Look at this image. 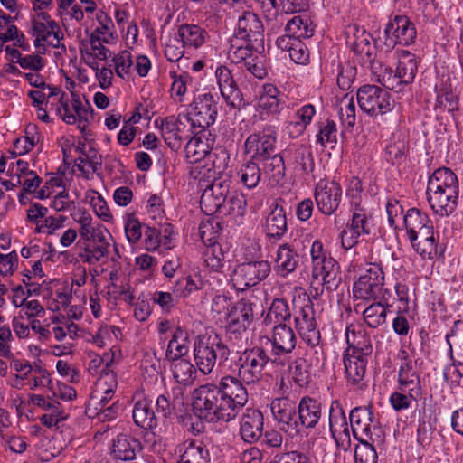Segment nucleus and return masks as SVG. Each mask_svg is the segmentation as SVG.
I'll return each instance as SVG.
<instances>
[{
    "mask_svg": "<svg viewBox=\"0 0 463 463\" xmlns=\"http://www.w3.org/2000/svg\"><path fill=\"white\" fill-rule=\"evenodd\" d=\"M221 230L220 222L214 219L202 221L198 228L200 238L205 246L217 244Z\"/></svg>",
    "mask_w": 463,
    "mask_h": 463,
    "instance_id": "a18cd8bd",
    "label": "nucleus"
},
{
    "mask_svg": "<svg viewBox=\"0 0 463 463\" xmlns=\"http://www.w3.org/2000/svg\"><path fill=\"white\" fill-rule=\"evenodd\" d=\"M384 34L386 46H408L415 42L417 31L414 24L406 15H395L386 24Z\"/></svg>",
    "mask_w": 463,
    "mask_h": 463,
    "instance_id": "9b49d317",
    "label": "nucleus"
},
{
    "mask_svg": "<svg viewBox=\"0 0 463 463\" xmlns=\"http://www.w3.org/2000/svg\"><path fill=\"white\" fill-rule=\"evenodd\" d=\"M243 381L239 377L227 375L221 379L217 389L228 405H231L235 417L248 402V392L243 385Z\"/></svg>",
    "mask_w": 463,
    "mask_h": 463,
    "instance_id": "f3484780",
    "label": "nucleus"
},
{
    "mask_svg": "<svg viewBox=\"0 0 463 463\" xmlns=\"http://www.w3.org/2000/svg\"><path fill=\"white\" fill-rule=\"evenodd\" d=\"M286 212L278 204L266 218L265 232L268 237L280 239L287 232Z\"/></svg>",
    "mask_w": 463,
    "mask_h": 463,
    "instance_id": "473e14b6",
    "label": "nucleus"
},
{
    "mask_svg": "<svg viewBox=\"0 0 463 463\" xmlns=\"http://www.w3.org/2000/svg\"><path fill=\"white\" fill-rule=\"evenodd\" d=\"M112 61L115 63L116 74L120 78H123L124 74H128L133 65L132 55L128 50L115 55Z\"/></svg>",
    "mask_w": 463,
    "mask_h": 463,
    "instance_id": "680f3d73",
    "label": "nucleus"
},
{
    "mask_svg": "<svg viewBox=\"0 0 463 463\" xmlns=\"http://www.w3.org/2000/svg\"><path fill=\"white\" fill-rule=\"evenodd\" d=\"M238 175L244 186L249 189L255 188L259 184L262 175L259 161L250 156V160L241 165Z\"/></svg>",
    "mask_w": 463,
    "mask_h": 463,
    "instance_id": "58836bf2",
    "label": "nucleus"
},
{
    "mask_svg": "<svg viewBox=\"0 0 463 463\" xmlns=\"http://www.w3.org/2000/svg\"><path fill=\"white\" fill-rule=\"evenodd\" d=\"M109 243H96L94 241H89L84 247L82 252H80L79 257L84 262L93 264L99 261L108 254Z\"/></svg>",
    "mask_w": 463,
    "mask_h": 463,
    "instance_id": "49530a36",
    "label": "nucleus"
},
{
    "mask_svg": "<svg viewBox=\"0 0 463 463\" xmlns=\"http://www.w3.org/2000/svg\"><path fill=\"white\" fill-rule=\"evenodd\" d=\"M371 440L359 441L354 452L355 463H377V452Z\"/></svg>",
    "mask_w": 463,
    "mask_h": 463,
    "instance_id": "4d7b16f0",
    "label": "nucleus"
},
{
    "mask_svg": "<svg viewBox=\"0 0 463 463\" xmlns=\"http://www.w3.org/2000/svg\"><path fill=\"white\" fill-rule=\"evenodd\" d=\"M245 151L255 160L270 156L277 151V131L266 126L261 131L250 134L245 141Z\"/></svg>",
    "mask_w": 463,
    "mask_h": 463,
    "instance_id": "f8f14e48",
    "label": "nucleus"
},
{
    "mask_svg": "<svg viewBox=\"0 0 463 463\" xmlns=\"http://www.w3.org/2000/svg\"><path fill=\"white\" fill-rule=\"evenodd\" d=\"M410 242L416 241L417 233L424 228L431 227L432 222L428 214L418 208H410L402 218Z\"/></svg>",
    "mask_w": 463,
    "mask_h": 463,
    "instance_id": "c756f323",
    "label": "nucleus"
},
{
    "mask_svg": "<svg viewBox=\"0 0 463 463\" xmlns=\"http://www.w3.org/2000/svg\"><path fill=\"white\" fill-rule=\"evenodd\" d=\"M230 185L231 180L229 178L214 179L211 184L207 185L201 195L200 206L202 210L207 214L216 213L220 211L231 193Z\"/></svg>",
    "mask_w": 463,
    "mask_h": 463,
    "instance_id": "a211bd4d",
    "label": "nucleus"
},
{
    "mask_svg": "<svg viewBox=\"0 0 463 463\" xmlns=\"http://www.w3.org/2000/svg\"><path fill=\"white\" fill-rule=\"evenodd\" d=\"M329 430L332 437L335 439L337 432L349 435L348 422L345 411L338 401H333L329 410Z\"/></svg>",
    "mask_w": 463,
    "mask_h": 463,
    "instance_id": "a19ab883",
    "label": "nucleus"
},
{
    "mask_svg": "<svg viewBox=\"0 0 463 463\" xmlns=\"http://www.w3.org/2000/svg\"><path fill=\"white\" fill-rule=\"evenodd\" d=\"M185 156L190 163H196L204 158L207 151V146L202 141L201 135L194 136L185 146Z\"/></svg>",
    "mask_w": 463,
    "mask_h": 463,
    "instance_id": "8fccbe9b",
    "label": "nucleus"
},
{
    "mask_svg": "<svg viewBox=\"0 0 463 463\" xmlns=\"http://www.w3.org/2000/svg\"><path fill=\"white\" fill-rule=\"evenodd\" d=\"M323 415L322 402L308 395L302 397L298 404V433L300 428L314 429Z\"/></svg>",
    "mask_w": 463,
    "mask_h": 463,
    "instance_id": "412c9836",
    "label": "nucleus"
},
{
    "mask_svg": "<svg viewBox=\"0 0 463 463\" xmlns=\"http://www.w3.org/2000/svg\"><path fill=\"white\" fill-rule=\"evenodd\" d=\"M209 39L208 32L194 24H183L178 26L175 41L186 49H198Z\"/></svg>",
    "mask_w": 463,
    "mask_h": 463,
    "instance_id": "cd10ccee",
    "label": "nucleus"
},
{
    "mask_svg": "<svg viewBox=\"0 0 463 463\" xmlns=\"http://www.w3.org/2000/svg\"><path fill=\"white\" fill-rule=\"evenodd\" d=\"M346 44L356 55H364L372 61L373 47L371 45L372 35L364 27L356 24H348L345 31Z\"/></svg>",
    "mask_w": 463,
    "mask_h": 463,
    "instance_id": "4be33fe9",
    "label": "nucleus"
},
{
    "mask_svg": "<svg viewBox=\"0 0 463 463\" xmlns=\"http://www.w3.org/2000/svg\"><path fill=\"white\" fill-rule=\"evenodd\" d=\"M125 234L132 244L137 243L142 236V225L133 215H128L125 221Z\"/></svg>",
    "mask_w": 463,
    "mask_h": 463,
    "instance_id": "e2e57ef3",
    "label": "nucleus"
},
{
    "mask_svg": "<svg viewBox=\"0 0 463 463\" xmlns=\"http://www.w3.org/2000/svg\"><path fill=\"white\" fill-rule=\"evenodd\" d=\"M174 295L184 297L190 295L192 292L199 289L197 283L191 276L182 277L178 279L175 283L171 287Z\"/></svg>",
    "mask_w": 463,
    "mask_h": 463,
    "instance_id": "052dcab7",
    "label": "nucleus"
},
{
    "mask_svg": "<svg viewBox=\"0 0 463 463\" xmlns=\"http://www.w3.org/2000/svg\"><path fill=\"white\" fill-rule=\"evenodd\" d=\"M270 410L280 430L290 435L298 433V405L295 401L288 397L276 398L270 403Z\"/></svg>",
    "mask_w": 463,
    "mask_h": 463,
    "instance_id": "2eb2a0df",
    "label": "nucleus"
},
{
    "mask_svg": "<svg viewBox=\"0 0 463 463\" xmlns=\"http://www.w3.org/2000/svg\"><path fill=\"white\" fill-rule=\"evenodd\" d=\"M247 201L241 193L236 191L229 194L222 209L217 213L220 214L229 215L234 219H241L246 213Z\"/></svg>",
    "mask_w": 463,
    "mask_h": 463,
    "instance_id": "e433bc0d",
    "label": "nucleus"
},
{
    "mask_svg": "<svg viewBox=\"0 0 463 463\" xmlns=\"http://www.w3.org/2000/svg\"><path fill=\"white\" fill-rule=\"evenodd\" d=\"M215 76L221 94L227 104L233 108L240 106L242 102L241 93L233 79L231 70L226 66L221 65L216 69Z\"/></svg>",
    "mask_w": 463,
    "mask_h": 463,
    "instance_id": "393cba45",
    "label": "nucleus"
},
{
    "mask_svg": "<svg viewBox=\"0 0 463 463\" xmlns=\"http://www.w3.org/2000/svg\"><path fill=\"white\" fill-rule=\"evenodd\" d=\"M285 96L260 98V107L269 114H279L285 107Z\"/></svg>",
    "mask_w": 463,
    "mask_h": 463,
    "instance_id": "338daca9",
    "label": "nucleus"
},
{
    "mask_svg": "<svg viewBox=\"0 0 463 463\" xmlns=\"http://www.w3.org/2000/svg\"><path fill=\"white\" fill-rule=\"evenodd\" d=\"M240 424V434L245 442L253 443L262 437L263 415L259 410L247 409Z\"/></svg>",
    "mask_w": 463,
    "mask_h": 463,
    "instance_id": "a878e982",
    "label": "nucleus"
},
{
    "mask_svg": "<svg viewBox=\"0 0 463 463\" xmlns=\"http://www.w3.org/2000/svg\"><path fill=\"white\" fill-rule=\"evenodd\" d=\"M418 71V61L414 54L405 52L402 54L394 75H392V71L383 75L382 84L389 90H395L401 91L405 85L411 84Z\"/></svg>",
    "mask_w": 463,
    "mask_h": 463,
    "instance_id": "9d476101",
    "label": "nucleus"
},
{
    "mask_svg": "<svg viewBox=\"0 0 463 463\" xmlns=\"http://www.w3.org/2000/svg\"><path fill=\"white\" fill-rule=\"evenodd\" d=\"M258 161L263 174L272 177L276 182L280 181L285 176L284 159L279 152Z\"/></svg>",
    "mask_w": 463,
    "mask_h": 463,
    "instance_id": "4c0bfd02",
    "label": "nucleus"
},
{
    "mask_svg": "<svg viewBox=\"0 0 463 463\" xmlns=\"http://www.w3.org/2000/svg\"><path fill=\"white\" fill-rule=\"evenodd\" d=\"M300 262V255L288 243L279 246L277 250L274 271L280 278H287L293 273L298 267Z\"/></svg>",
    "mask_w": 463,
    "mask_h": 463,
    "instance_id": "bb28decb",
    "label": "nucleus"
},
{
    "mask_svg": "<svg viewBox=\"0 0 463 463\" xmlns=\"http://www.w3.org/2000/svg\"><path fill=\"white\" fill-rule=\"evenodd\" d=\"M285 30L298 40L310 38L314 33L312 22L307 15L294 16L288 22Z\"/></svg>",
    "mask_w": 463,
    "mask_h": 463,
    "instance_id": "79ce46f5",
    "label": "nucleus"
},
{
    "mask_svg": "<svg viewBox=\"0 0 463 463\" xmlns=\"http://www.w3.org/2000/svg\"><path fill=\"white\" fill-rule=\"evenodd\" d=\"M173 374L176 382L184 386L192 385L196 378V368L188 360L177 358L172 360Z\"/></svg>",
    "mask_w": 463,
    "mask_h": 463,
    "instance_id": "37998d69",
    "label": "nucleus"
},
{
    "mask_svg": "<svg viewBox=\"0 0 463 463\" xmlns=\"http://www.w3.org/2000/svg\"><path fill=\"white\" fill-rule=\"evenodd\" d=\"M276 463H312L311 457L306 453L292 450L280 456H276Z\"/></svg>",
    "mask_w": 463,
    "mask_h": 463,
    "instance_id": "774afa93",
    "label": "nucleus"
},
{
    "mask_svg": "<svg viewBox=\"0 0 463 463\" xmlns=\"http://www.w3.org/2000/svg\"><path fill=\"white\" fill-rule=\"evenodd\" d=\"M428 202L435 213L449 216L458 205V187L442 189L438 192H426Z\"/></svg>",
    "mask_w": 463,
    "mask_h": 463,
    "instance_id": "b1692460",
    "label": "nucleus"
},
{
    "mask_svg": "<svg viewBox=\"0 0 463 463\" xmlns=\"http://www.w3.org/2000/svg\"><path fill=\"white\" fill-rule=\"evenodd\" d=\"M458 181L457 175L447 167L438 168L429 177L426 192H438L442 189L457 188Z\"/></svg>",
    "mask_w": 463,
    "mask_h": 463,
    "instance_id": "72a5a7b5",
    "label": "nucleus"
},
{
    "mask_svg": "<svg viewBox=\"0 0 463 463\" xmlns=\"http://www.w3.org/2000/svg\"><path fill=\"white\" fill-rule=\"evenodd\" d=\"M276 362L271 354H268L263 345L248 348L240 354L236 362L238 377L247 384L260 382L267 366Z\"/></svg>",
    "mask_w": 463,
    "mask_h": 463,
    "instance_id": "7ed1b4c3",
    "label": "nucleus"
},
{
    "mask_svg": "<svg viewBox=\"0 0 463 463\" xmlns=\"http://www.w3.org/2000/svg\"><path fill=\"white\" fill-rule=\"evenodd\" d=\"M312 276L314 279H318L319 277H321V285L326 288L328 291L336 290L342 280L340 266L331 255L324 257V259L317 263V266H313Z\"/></svg>",
    "mask_w": 463,
    "mask_h": 463,
    "instance_id": "5701e85b",
    "label": "nucleus"
},
{
    "mask_svg": "<svg viewBox=\"0 0 463 463\" xmlns=\"http://www.w3.org/2000/svg\"><path fill=\"white\" fill-rule=\"evenodd\" d=\"M262 339L266 340V344L271 345L270 354L274 361H278L281 355L291 354L296 348V335L286 324L275 325L270 334Z\"/></svg>",
    "mask_w": 463,
    "mask_h": 463,
    "instance_id": "6ab92c4d",
    "label": "nucleus"
},
{
    "mask_svg": "<svg viewBox=\"0 0 463 463\" xmlns=\"http://www.w3.org/2000/svg\"><path fill=\"white\" fill-rule=\"evenodd\" d=\"M374 300L363 311V317L365 324L371 328H378L386 323L387 313L389 312L390 305L388 302H383L381 299Z\"/></svg>",
    "mask_w": 463,
    "mask_h": 463,
    "instance_id": "f704fd0d",
    "label": "nucleus"
},
{
    "mask_svg": "<svg viewBox=\"0 0 463 463\" xmlns=\"http://www.w3.org/2000/svg\"><path fill=\"white\" fill-rule=\"evenodd\" d=\"M109 364L107 363L105 368H103L100 373V380H104L105 383H109V386L104 391L103 396L99 400V407L109 406L108 404L112 400L115 393L114 388L117 386L116 375L109 372Z\"/></svg>",
    "mask_w": 463,
    "mask_h": 463,
    "instance_id": "13d9d810",
    "label": "nucleus"
},
{
    "mask_svg": "<svg viewBox=\"0 0 463 463\" xmlns=\"http://www.w3.org/2000/svg\"><path fill=\"white\" fill-rule=\"evenodd\" d=\"M290 374L298 386H306L309 383V366L304 358H297L289 366Z\"/></svg>",
    "mask_w": 463,
    "mask_h": 463,
    "instance_id": "864d4df0",
    "label": "nucleus"
},
{
    "mask_svg": "<svg viewBox=\"0 0 463 463\" xmlns=\"http://www.w3.org/2000/svg\"><path fill=\"white\" fill-rule=\"evenodd\" d=\"M295 327L302 340L311 348H316L315 353L318 354L323 348L320 345L321 333L317 327L314 304L308 298L307 303L299 307L295 315Z\"/></svg>",
    "mask_w": 463,
    "mask_h": 463,
    "instance_id": "0eeeda50",
    "label": "nucleus"
},
{
    "mask_svg": "<svg viewBox=\"0 0 463 463\" xmlns=\"http://www.w3.org/2000/svg\"><path fill=\"white\" fill-rule=\"evenodd\" d=\"M191 123L187 114L172 115L164 118H157L155 121V124L161 128L165 142L174 151L181 148L184 141L199 135V132Z\"/></svg>",
    "mask_w": 463,
    "mask_h": 463,
    "instance_id": "20e7f679",
    "label": "nucleus"
},
{
    "mask_svg": "<svg viewBox=\"0 0 463 463\" xmlns=\"http://www.w3.org/2000/svg\"><path fill=\"white\" fill-rule=\"evenodd\" d=\"M231 349L217 334L201 335L194 341V359L203 374H210L217 363L219 366L231 368Z\"/></svg>",
    "mask_w": 463,
    "mask_h": 463,
    "instance_id": "f03ea898",
    "label": "nucleus"
},
{
    "mask_svg": "<svg viewBox=\"0 0 463 463\" xmlns=\"http://www.w3.org/2000/svg\"><path fill=\"white\" fill-rule=\"evenodd\" d=\"M402 363L398 373V383L407 382L409 380L417 379L420 377L416 369V362L409 356L405 350L401 351Z\"/></svg>",
    "mask_w": 463,
    "mask_h": 463,
    "instance_id": "5fc2aeb1",
    "label": "nucleus"
},
{
    "mask_svg": "<svg viewBox=\"0 0 463 463\" xmlns=\"http://www.w3.org/2000/svg\"><path fill=\"white\" fill-rule=\"evenodd\" d=\"M450 337L454 338V345L458 355L463 358V320L455 321L450 333L446 335V342L449 345L450 358L453 359V346L450 342Z\"/></svg>",
    "mask_w": 463,
    "mask_h": 463,
    "instance_id": "6e6d98bb",
    "label": "nucleus"
},
{
    "mask_svg": "<svg viewBox=\"0 0 463 463\" xmlns=\"http://www.w3.org/2000/svg\"><path fill=\"white\" fill-rule=\"evenodd\" d=\"M237 42L238 41H234V38L232 40L229 55L234 62L239 63L243 61L245 65L247 61L254 57L252 51H256V47L250 46L248 43H245V45H238Z\"/></svg>",
    "mask_w": 463,
    "mask_h": 463,
    "instance_id": "bf43d9fd",
    "label": "nucleus"
},
{
    "mask_svg": "<svg viewBox=\"0 0 463 463\" xmlns=\"http://www.w3.org/2000/svg\"><path fill=\"white\" fill-rule=\"evenodd\" d=\"M350 425L354 437L358 440H371L373 442L372 430L377 428L373 413L370 407L359 406L354 408L349 414Z\"/></svg>",
    "mask_w": 463,
    "mask_h": 463,
    "instance_id": "aec40b11",
    "label": "nucleus"
},
{
    "mask_svg": "<svg viewBox=\"0 0 463 463\" xmlns=\"http://www.w3.org/2000/svg\"><path fill=\"white\" fill-rule=\"evenodd\" d=\"M317 142L322 146H334L337 142V128L336 124L330 119L319 123V131L316 136Z\"/></svg>",
    "mask_w": 463,
    "mask_h": 463,
    "instance_id": "09e8293b",
    "label": "nucleus"
},
{
    "mask_svg": "<svg viewBox=\"0 0 463 463\" xmlns=\"http://www.w3.org/2000/svg\"><path fill=\"white\" fill-rule=\"evenodd\" d=\"M35 18L39 21L44 22L45 24H48L50 28H52V33H53L55 43L50 42L49 44L52 45L53 48L61 47L60 42L64 38V33L61 30L58 23L51 19V16L47 12L38 13Z\"/></svg>",
    "mask_w": 463,
    "mask_h": 463,
    "instance_id": "69168bd1",
    "label": "nucleus"
},
{
    "mask_svg": "<svg viewBox=\"0 0 463 463\" xmlns=\"http://www.w3.org/2000/svg\"><path fill=\"white\" fill-rule=\"evenodd\" d=\"M186 114L190 118L191 124L201 135L215 122L218 114L217 103L212 94L201 95L194 101L193 111Z\"/></svg>",
    "mask_w": 463,
    "mask_h": 463,
    "instance_id": "4468645a",
    "label": "nucleus"
},
{
    "mask_svg": "<svg viewBox=\"0 0 463 463\" xmlns=\"http://www.w3.org/2000/svg\"><path fill=\"white\" fill-rule=\"evenodd\" d=\"M314 197L320 213L332 215L341 203L342 187L335 180L322 179L316 184Z\"/></svg>",
    "mask_w": 463,
    "mask_h": 463,
    "instance_id": "ddd939ff",
    "label": "nucleus"
},
{
    "mask_svg": "<svg viewBox=\"0 0 463 463\" xmlns=\"http://www.w3.org/2000/svg\"><path fill=\"white\" fill-rule=\"evenodd\" d=\"M270 273V264L267 260H250L238 264L233 270L232 280L237 289L256 286Z\"/></svg>",
    "mask_w": 463,
    "mask_h": 463,
    "instance_id": "1a4fd4ad",
    "label": "nucleus"
},
{
    "mask_svg": "<svg viewBox=\"0 0 463 463\" xmlns=\"http://www.w3.org/2000/svg\"><path fill=\"white\" fill-rule=\"evenodd\" d=\"M37 126L34 124H30L26 127L25 137H18L14 142V146L15 149H19V154H26L30 152L36 145L39 140L38 133H37Z\"/></svg>",
    "mask_w": 463,
    "mask_h": 463,
    "instance_id": "3c124183",
    "label": "nucleus"
},
{
    "mask_svg": "<svg viewBox=\"0 0 463 463\" xmlns=\"http://www.w3.org/2000/svg\"><path fill=\"white\" fill-rule=\"evenodd\" d=\"M384 275L378 267L370 268L353 285V295L364 300L381 299L388 302L392 293L383 288Z\"/></svg>",
    "mask_w": 463,
    "mask_h": 463,
    "instance_id": "423d86ee",
    "label": "nucleus"
},
{
    "mask_svg": "<svg viewBox=\"0 0 463 463\" xmlns=\"http://www.w3.org/2000/svg\"><path fill=\"white\" fill-rule=\"evenodd\" d=\"M192 407L198 418L208 422H229L236 418L215 384L206 383L194 389Z\"/></svg>",
    "mask_w": 463,
    "mask_h": 463,
    "instance_id": "f257e3e1",
    "label": "nucleus"
},
{
    "mask_svg": "<svg viewBox=\"0 0 463 463\" xmlns=\"http://www.w3.org/2000/svg\"><path fill=\"white\" fill-rule=\"evenodd\" d=\"M142 449L137 439L121 433L113 440L111 454L116 459L130 461L136 458L137 452H140Z\"/></svg>",
    "mask_w": 463,
    "mask_h": 463,
    "instance_id": "c85d7f7f",
    "label": "nucleus"
},
{
    "mask_svg": "<svg viewBox=\"0 0 463 463\" xmlns=\"http://www.w3.org/2000/svg\"><path fill=\"white\" fill-rule=\"evenodd\" d=\"M234 41H243L256 47V52L264 51V25L260 17L254 12L244 11L239 16L234 35Z\"/></svg>",
    "mask_w": 463,
    "mask_h": 463,
    "instance_id": "6e6552de",
    "label": "nucleus"
},
{
    "mask_svg": "<svg viewBox=\"0 0 463 463\" xmlns=\"http://www.w3.org/2000/svg\"><path fill=\"white\" fill-rule=\"evenodd\" d=\"M412 248L423 258L432 259L437 254V243L433 224L417 233L416 241L411 242Z\"/></svg>",
    "mask_w": 463,
    "mask_h": 463,
    "instance_id": "c9c22d12",
    "label": "nucleus"
},
{
    "mask_svg": "<svg viewBox=\"0 0 463 463\" xmlns=\"http://www.w3.org/2000/svg\"><path fill=\"white\" fill-rule=\"evenodd\" d=\"M151 300L161 307L163 313H169L177 304L176 297L165 291H156Z\"/></svg>",
    "mask_w": 463,
    "mask_h": 463,
    "instance_id": "0e129e2a",
    "label": "nucleus"
},
{
    "mask_svg": "<svg viewBox=\"0 0 463 463\" xmlns=\"http://www.w3.org/2000/svg\"><path fill=\"white\" fill-rule=\"evenodd\" d=\"M203 252L204 262L213 271H219L224 265V253L220 244L207 245Z\"/></svg>",
    "mask_w": 463,
    "mask_h": 463,
    "instance_id": "603ef678",
    "label": "nucleus"
},
{
    "mask_svg": "<svg viewBox=\"0 0 463 463\" xmlns=\"http://www.w3.org/2000/svg\"><path fill=\"white\" fill-rule=\"evenodd\" d=\"M185 449L181 456L182 463H210V455L206 447L194 440H187L184 443Z\"/></svg>",
    "mask_w": 463,
    "mask_h": 463,
    "instance_id": "ea45409f",
    "label": "nucleus"
},
{
    "mask_svg": "<svg viewBox=\"0 0 463 463\" xmlns=\"http://www.w3.org/2000/svg\"><path fill=\"white\" fill-rule=\"evenodd\" d=\"M294 164L298 170L304 175H309L314 171L315 164L312 152L305 146H299L294 149Z\"/></svg>",
    "mask_w": 463,
    "mask_h": 463,
    "instance_id": "de8ad7c7",
    "label": "nucleus"
},
{
    "mask_svg": "<svg viewBox=\"0 0 463 463\" xmlns=\"http://www.w3.org/2000/svg\"><path fill=\"white\" fill-rule=\"evenodd\" d=\"M356 98L360 109L375 118L392 112L396 105L391 93L377 85H363L358 89Z\"/></svg>",
    "mask_w": 463,
    "mask_h": 463,
    "instance_id": "39448f33",
    "label": "nucleus"
},
{
    "mask_svg": "<svg viewBox=\"0 0 463 463\" xmlns=\"http://www.w3.org/2000/svg\"><path fill=\"white\" fill-rule=\"evenodd\" d=\"M290 317L291 313L288 302L283 298H275L264 318V322L266 324L280 325L285 324Z\"/></svg>",
    "mask_w": 463,
    "mask_h": 463,
    "instance_id": "c03bdc74",
    "label": "nucleus"
},
{
    "mask_svg": "<svg viewBox=\"0 0 463 463\" xmlns=\"http://www.w3.org/2000/svg\"><path fill=\"white\" fill-rule=\"evenodd\" d=\"M255 304L248 298L234 303L226 315V330L232 334L245 332L253 321Z\"/></svg>",
    "mask_w": 463,
    "mask_h": 463,
    "instance_id": "dca6fc26",
    "label": "nucleus"
},
{
    "mask_svg": "<svg viewBox=\"0 0 463 463\" xmlns=\"http://www.w3.org/2000/svg\"><path fill=\"white\" fill-rule=\"evenodd\" d=\"M343 362L347 383L350 384L360 383L365 375L367 359L350 354V347H348L345 352Z\"/></svg>",
    "mask_w": 463,
    "mask_h": 463,
    "instance_id": "2f4dec72",
    "label": "nucleus"
},
{
    "mask_svg": "<svg viewBox=\"0 0 463 463\" xmlns=\"http://www.w3.org/2000/svg\"><path fill=\"white\" fill-rule=\"evenodd\" d=\"M132 418L137 427L146 430H153L158 425L157 416L153 411L151 402L146 399L137 401L134 404Z\"/></svg>",
    "mask_w": 463,
    "mask_h": 463,
    "instance_id": "7c9ffc66",
    "label": "nucleus"
}]
</instances>
